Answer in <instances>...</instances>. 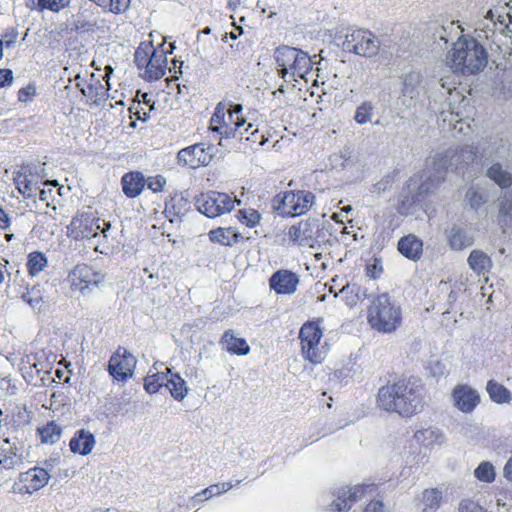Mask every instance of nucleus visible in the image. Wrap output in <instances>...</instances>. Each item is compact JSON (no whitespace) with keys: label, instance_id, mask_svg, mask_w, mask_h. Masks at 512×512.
I'll return each instance as SVG.
<instances>
[{"label":"nucleus","instance_id":"obj_9","mask_svg":"<svg viewBox=\"0 0 512 512\" xmlns=\"http://www.w3.org/2000/svg\"><path fill=\"white\" fill-rule=\"evenodd\" d=\"M196 202L199 212L210 218L228 213L236 204H241V200L236 196L232 197L229 194L216 191L201 194Z\"/></svg>","mask_w":512,"mask_h":512},{"label":"nucleus","instance_id":"obj_36","mask_svg":"<svg viewBox=\"0 0 512 512\" xmlns=\"http://www.w3.org/2000/svg\"><path fill=\"white\" fill-rule=\"evenodd\" d=\"M48 265V259L44 253L39 251L31 252L28 255L27 268L31 276H36Z\"/></svg>","mask_w":512,"mask_h":512},{"label":"nucleus","instance_id":"obj_2","mask_svg":"<svg viewBox=\"0 0 512 512\" xmlns=\"http://www.w3.org/2000/svg\"><path fill=\"white\" fill-rule=\"evenodd\" d=\"M445 63L453 72L475 75L487 66L488 52L477 40L460 37L447 52Z\"/></svg>","mask_w":512,"mask_h":512},{"label":"nucleus","instance_id":"obj_1","mask_svg":"<svg viewBox=\"0 0 512 512\" xmlns=\"http://www.w3.org/2000/svg\"><path fill=\"white\" fill-rule=\"evenodd\" d=\"M475 159V152L472 147L462 148L458 150H448L445 153L436 154L427 160V167L421 175L410 180L409 188L416 186L418 181V194L427 193L432 187L444 180L445 174L449 168L455 167V171L460 172L462 163L468 164Z\"/></svg>","mask_w":512,"mask_h":512},{"label":"nucleus","instance_id":"obj_13","mask_svg":"<svg viewBox=\"0 0 512 512\" xmlns=\"http://www.w3.org/2000/svg\"><path fill=\"white\" fill-rule=\"evenodd\" d=\"M318 232L317 220L306 219L292 225L288 229L287 236L293 245L313 248L317 243Z\"/></svg>","mask_w":512,"mask_h":512},{"label":"nucleus","instance_id":"obj_34","mask_svg":"<svg viewBox=\"0 0 512 512\" xmlns=\"http://www.w3.org/2000/svg\"><path fill=\"white\" fill-rule=\"evenodd\" d=\"M422 75L419 72L412 71L405 75L403 80L402 93L410 99L416 98L420 93Z\"/></svg>","mask_w":512,"mask_h":512},{"label":"nucleus","instance_id":"obj_37","mask_svg":"<svg viewBox=\"0 0 512 512\" xmlns=\"http://www.w3.org/2000/svg\"><path fill=\"white\" fill-rule=\"evenodd\" d=\"M189 208V201L183 194H175L166 203V210L173 212L177 216L184 215Z\"/></svg>","mask_w":512,"mask_h":512},{"label":"nucleus","instance_id":"obj_39","mask_svg":"<svg viewBox=\"0 0 512 512\" xmlns=\"http://www.w3.org/2000/svg\"><path fill=\"white\" fill-rule=\"evenodd\" d=\"M474 476L481 482L492 483L496 478V471L492 463L483 461L475 469Z\"/></svg>","mask_w":512,"mask_h":512},{"label":"nucleus","instance_id":"obj_18","mask_svg":"<svg viewBox=\"0 0 512 512\" xmlns=\"http://www.w3.org/2000/svg\"><path fill=\"white\" fill-rule=\"evenodd\" d=\"M212 160V148L196 144L178 152V161L191 168L206 166Z\"/></svg>","mask_w":512,"mask_h":512},{"label":"nucleus","instance_id":"obj_29","mask_svg":"<svg viewBox=\"0 0 512 512\" xmlns=\"http://www.w3.org/2000/svg\"><path fill=\"white\" fill-rule=\"evenodd\" d=\"M447 239L453 250H463L473 244V236L463 227L453 225L447 231Z\"/></svg>","mask_w":512,"mask_h":512},{"label":"nucleus","instance_id":"obj_28","mask_svg":"<svg viewBox=\"0 0 512 512\" xmlns=\"http://www.w3.org/2000/svg\"><path fill=\"white\" fill-rule=\"evenodd\" d=\"M223 348L230 354L238 356L247 355L250 347L244 338L238 337L232 330L226 331L221 339Z\"/></svg>","mask_w":512,"mask_h":512},{"label":"nucleus","instance_id":"obj_43","mask_svg":"<svg viewBox=\"0 0 512 512\" xmlns=\"http://www.w3.org/2000/svg\"><path fill=\"white\" fill-rule=\"evenodd\" d=\"M373 111L374 105L371 102H363L357 107L354 119L360 125L366 124L372 120Z\"/></svg>","mask_w":512,"mask_h":512},{"label":"nucleus","instance_id":"obj_42","mask_svg":"<svg viewBox=\"0 0 512 512\" xmlns=\"http://www.w3.org/2000/svg\"><path fill=\"white\" fill-rule=\"evenodd\" d=\"M156 48L151 43H141L135 52V63L139 69L145 68Z\"/></svg>","mask_w":512,"mask_h":512},{"label":"nucleus","instance_id":"obj_57","mask_svg":"<svg viewBox=\"0 0 512 512\" xmlns=\"http://www.w3.org/2000/svg\"><path fill=\"white\" fill-rule=\"evenodd\" d=\"M441 87L446 90L448 93H451L457 85L454 76L444 77L440 80Z\"/></svg>","mask_w":512,"mask_h":512},{"label":"nucleus","instance_id":"obj_45","mask_svg":"<svg viewBox=\"0 0 512 512\" xmlns=\"http://www.w3.org/2000/svg\"><path fill=\"white\" fill-rule=\"evenodd\" d=\"M69 0H38L37 6L39 10H50L59 12L68 6Z\"/></svg>","mask_w":512,"mask_h":512},{"label":"nucleus","instance_id":"obj_14","mask_svg":"<svg viewBox=\"0 0 512 512\" xmlns=\"http://www.w3.org/2000/svg\"><path fill=\"white\" fill-rule=\"evenodd\" d=\"M50 477L49 472L42 467L31 468L19 475L16 489L21 494H33L45 487Z\"/></svg>","mask_w":512,"mask_h":512},{"label":"nucleus","instance_id":"obj_4","mask_svg":"<svg viewBox=\"0 0 512 512\" xmlns=\"http://www.w3.org/2000/svg\"><path fill=\"white\" fill-rule=\"evenodd\" d=\"M367 323L382 334H391L402 325V309L388 293L372 297L367 307Z\"/></svg>","mask_w":512,"mask_h":512},{"label":"nucleus","instance_id":"obj_59","mask_svg":"<svg viewBox=\"0 0 512 512\" xmlns=\"http://www.w3.org/2000/svg\"><path fill=\"white\" fill-rule=\"evenodd\" d=\"M35 94V88L28 86L19 90L18 98L20 101L26 102Z\"/></svg>","mask_w":512,"mask_h":512},{"label":"nucleus","instance_id":"obj_63","mask_svg":"<svg viewBox=\"0 0 512 512\" xmlns=\"http://www.w3.org/2000/svg\"><path fill=\"white\" fill-rule=\"evenodd\" d=\"M442 30L444 32H446L447 30H449V31L455 30L456 32H458L460 30V26L456 25L455 22H449L447 24V26H442Z\"/></svg>","mask_w":512,"mask_h":512},{"label":"nucleus","instance_id":"obj_47","mask_svg":"<svg viewBox=\"0 0 512 512\" xmlns=\"http://www.w3.org/2000/svg\"><path fill=\"white\" fill-rule=\"evenodd\" d=\"M466 201L470 207L474 210L479 209L484 204V199L481 193H479L474 187H471L465 196Z\"/></svg>","mask_w":512,"mask_h":512},{"label":"nucleus","instance_id":"obj_24","mask_svg":"<svg viewBox=\"0 0 512 512\" xmlns=\"http://www.w3.org/2000/svg\"><path fill=\"white\" fill-rule=\"evenodd\" d=\"M442 492L436 488L423 490L415 497V507L420 512H435L441 504Z\"/></svg>","mask_w":512,"mask_h":512},{"label":"nucleus","instance_id":"obj_61","mask_svg":"<svg viewBox=\"0 0 512 512\" xmlns=\"http://www.w3.org/2000/svg\"><path fill=\"white\" fill-rule=\"evenodd\" d=\"M10 226V219L7 213L0 208V229H7Z\"/></svg>","mask_w":512,"mask_h":512},{"label":"nucleus","instance_id":"obj_53","mask_svg":"<svg viewBox=\"0 0 512 512\" xmlns=\"http://www.w3.org/2000/svg\"><path fill=\"white\" fill-rule=\"evenodd\" d=\"M233 487L231 482H223L218 484H213L207 487V492L209 496H219L227 491H229Z\"/></svg>","mask_w":512,"mask_h":512},{"label":"nucleus","instance_id":"obj_46","mask_svg":"<svg viewBox=\"0 0 512 512\" xmlns=\"http://www.w3.org/2000/svg\"><path fill=\"white\" fill-rule=\"evenodd\" d=\"M365 272L370 279H378L383 273L382 261L378 258L371 259L366 264Z\"/></svg>","mask_w":512,"mask_h":512},{"label":"nucleus","instance_id":"obj_7","mask_svg":"<svg viewBox=\"0 0 512 512\" xmlns=\"http://www.w3.org/2000/svg\"><path fill=\"white\" fill-rule=\"evenodd\" d=\"M322 337L323 330L317 322L304 323L300 329L303 357L313 364L321 363L327 354L326 345L321 341Z\"/></svg>","mask_w":512,"mask_h":512},{"label":"nucleus","instance_id":"obj_56","mask_svg":"<svg viewBox=\"0 0 512 512\" xmlns=\"http://www.w3.org/2000/svg\"><path fill=\"white\" fill-rule=\"evenodd\" d=\"M459 512H486L483 507L471 500H464L459 505Z\"/></svg>","mask_w":512,"mask_h":512},{"label":"nucleus","instance_id":"obj_64","mask_svg":"<svg viewBox=\"0 0 512 512\" xmlns=\"http://www.w3.org/2000/svg\"><path fill=\"white\" fill-rule=\"evenodd\" d=\"M51 193V189L49 190H46L45 188L43 189H40V192H39V198L41 201H47L48 200V195Z\"/></svg>","mask_w":512,"mask_h":512},{"label":"nucleus","instance_id":"obj_25","mask_svg":"<svg viewBox=\"0 0 512 512\" xmlns=\"http://www.w3.org/2000/svg\"><path fill=\"white\" fill-rule=\"evenodd\" d=\"M121 185L123 193L128 198H136L145 187V178L141 172H128L122 176Z\"/></svg>","mask_w":512,"mask_h":512},{"label":"nucleus","instance_id":"obj_52","mask_svg":"<svg viewBox=\"0 0 512 512\" xmlns=\"http://www.w3.org/2000/svg\"><path fill=\"white\" fill-rule=\"evenodd\" d=\"M340 293L345 298L346 304L349 306H354L358 301V293L355 291V288L346 285L341 290Z\"/></svg>","mask_w":512,"mask_h":512},{"label":"nucleus","instance_id":"obj_21","mask_svg":"<svg viewBox=\"0 0 512 512\" xmlns=\"http://www.w3.org/2000/svg\"><path fill=\"white\" fill-rule=\"evenodd\" d=\"M167 67V56L162 48H156L149 58L145 67L144 77L149 80H158L165 75Z\"/></svg>","mask_w":512,"mask_h":512},{"label":"nucleus","instance_id":"obj_49","mask_svg":"<svg viewBox=\"0 0 512 512\" xmlns=\"http://www.w3.org/2000/svg\"><path fill=\"white\" fill-rule=\"evenodd\" d=\"M130 4L131 0H109L106 10L116 15L123 14L129 9Z\"/></svg>","mask_w":512,"mask_h":512},{"label":"nucleus","instance_id":"obj_58","mask_svg":"<svg viewBox=\"0 0 512 512\" xmlns=\"http://www.w3.org/2000/svg\"><path fill=\"white\" fill-rule=\"evenodd\" d=\"M13 81V73L9 69H0V87L10 85Z\"/></svg>","mask_w":512,"mask_h":512},{"label":"nucleus","instance_id":"obj_38","mask_svg":"<svg viewBox=\"0 0 512 512\" xmlns=\"http://www.w3.org/2000/svg\"><path fill=\"white\" fill-rule=\"evenodd\" d=\"M39 433L42 442L54 444L61 437V428L55 422H49L45 426L39 428Z\"/></svg>","mask_w":512,"mask_h":512},{"label":"nucleus","instance_id":"obj_20","mask_svg":"<svg viewBox=\"0 0 512 512\" xmlns=\"http://www.w3.org/2000/svg\"><path fill=\"white\" fill-rule=\"evenodd\" d=\"M14 182L20 194L25 198H30L40 189L41 177L29 167H22L15 172Z\"/></svg>","mask_w":512,"mask_h":512},{"label":"nucleus","instance_id":"obj_32","mask_svg":"<svg viewBox=\"0 0 512 512\" xmlns=\"http://www.w3.org/2000/svg\"><path fill=\"white\" fill-rule=\"evenodd\" d=\"M487 393L491 400L498 404L509 403L512 399L511 392L495 380H489L486 386Z\"/></svg>","mask_w":512,"mask_h":512},{"label":"nucleus","instance_id":"obj_17","mask_svg":"<svg viewBox=\"0 0 512 512\" xmlns=\"http://www.w3.org/2000/svg\"><path fill=\"white\" fill-rule=\"evenodd\" d=\"M453 405L463 413H471L480 403L479 392L467 384H458L451 394Z\"/></svg>","mask_w":512,"mask_h":512},{"label":"nucleus","instance_id":"obj_44","mask_svg":"<svg viewBox=\"0 0 512 512\" xmlns=\"http://www.w3.org/2000/svg\"><path fill=\"white\" fill-rule=\"evenodd\" d=\"M260 214L255 209H242L238 212V219L248 227H255L260 221Z\"/></svg>","mask_w":512,"mask_h":512},{"label":"nucleus","instance_id":"obj_55","mask_svg":"<svg viewBox=\"0 0 512 512\" xmlns=\"http://www.w3.org/2000/svg\"><path fill=\"white\" fill-rule=\"evenodd\" d=\"M503 15V14H510V9L508 7V4H502L495 6L487 11V14L485 16L486 19L490 21H494L495 15Z\"/></svg>","mask_w":512,"mask_h":512},{"label":"nucleus","instance_id":"obj_15","mask_svg":"<svg viewBox=\"0 0 512 512\" xmlns=\"http://www.w3.org/2000/svg\"><path fill=\"white\" fill-rule=\"evenodd\" d=\"M136 358L126 350H117L109 360L108 371L118 381L132 377L136 367Z\"/></svg>","mask_w":512,"mask_h":512},{"label":"nucleus","instance_id":"obj_33","mask_svg":"<svg viewBox=\"0 0 512 512\" xmlns=\"http://www.w3.org/2000/svg\"><path fill=\"white\" fill-rule=\"evenodd\" d=\"M209 239L220 245L231 246L238 240V235L233 228L218 227L209 232Z\"/></svg>","mask_w":512,"mask_h":512},{"label":"nucleus","instance_id":"obj_60","mask_svg":"<svg viewBox=\"0 0 512 512\" xmlns=\"http://www.w3.org/2000/svg\"><path fill=\"white\" fill-rule=\"evenodd\" d=\"M364 512H385L384 505L379 500H373L365 507Z\"/></svg>","mask_w":512,"mask_h":512},{"label":"nucleus","instance_id":"obj_3","mask_svg":"<svg viewBox=\"0 0 512 512\" xmlns=\"http://www.w3.org/2000/svg\"><path fill=\"white\" fill-rule=\"evenodd\" d=\"M378 406L386 411L396 412L402 416H412L421 408L422 397L417 385L407 380H400L379 389Z\"/></svg>","mask_w":512,"mask_h":512},{"label":"nucleus","instance_id":"obj_54","mask_svg":"<svg viewBox=\"0 0 512 512\" xmlns=\"http://www.w3.org/2000/svg\"><path fill=\"white\" fill-rule=\"evenodd\" d=\"M494 26H499V30L504 32L505 29L509 28L510 24H512V16L510 14H499L495 15L494 21H492Z\"/></svg>","mask_w":512,"mask_h":512},{"label":"nucleus","instance_id":"obj_30","mask_svg":"<svg viewBox=\"0 0 512 512\" xmlns=\"http://www.w3.org/2000/svg\"><path fill=\"white\" fill-rule=\"evenodd\" d=\"M170 374V377L166 380L165 386L168 388L174 400L182 401L188 395L189 387L180 374Z\"/></svg>","mask_w":512,"mask_h":512},{"label":"nucleus","instance_id":"obj_40","mask_svg":"<svg viewBox=\"0 0 512 512\" xmlns=\"http://www.w3.org/2000/svg\"><path fill=\"white\" fill-rule=\"evenodd\" d=\"M22 300L26 302L32 309L40 310L44 303L41 288L38 286H33L27 289V291L22 294Z\"/></svg>","mask_w":512,"mask_h":512},{"label":"nucleus","instance_id":"obj_41","mask_svg":"<svg viewBox=\"0 0 512 512\" xmlns=\"http://www.w3.org/2000/svg\"><path fill=\"white\" fill-rule=\"evenodd\" d=\"M6 445L9 447L1 448L3 453H0V466L9 470L19 463L20 458L17 456L16 448L12 447L8 441H6Z\"/></svg>","mask_w":512,"mask_h":512},{"label":"nucleus","instance_id":"obj_12","mask_svg":"<svg viewBox=\"0 0 512 512\" xmlns=\"http://www.w3.org/2000/svg\"><path fill=\"white\" fill-rule=\"evenodd\" d=\"M104 280L102 273L93 270L86 264L76 265L67 276V282L72 291L85 293L93 286H98Z\"/></svg>","mask_w":512,"mask_h":512},{"label":"nucleus","instance_id":"obj_51","mask_svg":"<svg viewBox=\"0 0 512 512\" xmlns=\"http://www.w3.org/2000/svg\"><path fill=\"white\" fill-rule=\"evenodd\" d=\"M499 214L501 217H511L512 216V193L509 195H504V197L500 200L499 204Z\"/></svg>","mask_w":512,"mask_h":512},{"label":"nucleus","instance_id":"obj_50","mask_svg":"<svg viewBox=\"0 0 512 512\" xmlns=\"http://www.w3.org/2000/svg\"><path fill=\"white\" fill-rule=\"evenodd\" d=\"M81 78L80 76L78 75L76 77V86L80 89V91L82 92L83 95L87 96V97H93L95 95H98V88H102V85L97 81L95 83V85L93 84H89V85H84L82 83V81H80Z\"/></svg>","mask_w":512,"mask_h":512},{"label":"nucleus","instance_id":"obj_22","mask_svg":"<svg viewBox=\"0 0 512 512\" xmlns=\"http://www.w3.org/2000/svg\"><path fill=\"white\" fill-rule=\"evenodd\" d=\"M162 363L155 362L150 368L147 376L144 378V389L149 394H155L162 386H165L168 374L171 369L165 367V371L160 370Z\"/></svg>","mask_w":512,"mask_h":512},{"label":"nucleus","instance_id":"obj_5","mask_svg":"<svg viewBox=\"0 0 512 512\" xmlns=\"http://www.w3.org/2000/svg\"><path fill=\"white\" fill-rule=\"evenodd\" d=\"M242 110L243 107L240 104L226 108L223 103H218L210 119V129L225 138H242L253 129V125L247 123L242 116Z\"/></svg>","mask_w":512,"mask_h":512},{"label":"nucleus","instance_id":"obj_35","mask_svg":"<svg viewBox=\"0 0 512 512\" xmlns=\"http://www.w3.org/2000/svg\"><path fill=\"white\" fill-rule=\"evenodd\" d=\"M487 176L501 188L512 185V175L504 170L500 164H493L487 171Z\"/></svg>","mask_w":512,"mask_h":512},{"label":"nucleus","instance_id":"obj_6","mask_svg":"<svg viewBox=\"0 0 512 512\" xmlns=\"http://www.w3.org/2000/svg\"><path fill=\"white\" fill-rule=\"evenodd\" d=\"M274 60L278 75L285 81H297L303 79L312 69L310 56L297 48L280 46L274 52Z\"/></svg>","mask_w":512,"mask_h":512},{"label":"nucleus","instance_id":"obj_31","mask_svg":"<svg viewBox=\"0 0 512 512\" xmlns=\"http://www.w3.org/2000/svg\"><path fill=\"white\" fill-rule=\"evenodd\" d=\"M469 267L478 275L488 272L492 267L491 258L483 251L474 249L468 257Z\"/></svg>","mask_w":512,"mask_h":512},{"label":"nucleus","instance_id":"obj_19","mask_svg":"<svg viewBox=\"0 0 512 512\" xmlns=\"http://www.w3.org/2000/svg\"><path fill=\"white\" fill-rule=\"evenodd\" d=\"M367 487L364 484H357L339 489L337 498L332 503L333 508L339 512H347L364 497Z\"/></svg>","mask_w":512,"mask_h":512},{"label":"nucleus","instance_id":"obj_27","mask_svg":"<svg viewBox=\"0 0 512 512\" xmlns=\"http://www.w3.org/2000/svg\"><path fill=\"white\" fill-rule=\"evenodd\" d=\"M69 446L74 453L88 455L95 446V438L91 432L82 429L72 437Z\"/></svg>","mask_w":512,"mask_h":512},{"label":"nucleus","instance_id":"obj_48","mask_svg":"<svg viewBox=\"0 0 512 512\" xmlns=\"http://www.w3.org/2000/svg\"><path fill=\"white\" fill-rule=\"evenodd\" d=\"M145 185L154 193L162 192L166 185V179L162 175L150 176L145 180Z\"/></svg>","mask_w":512,"mask_h":512},{"label":"nucleus","instance_id":"obj_16","mask_svg":"<svg viewBox=\"0 0 512 512\" xmlns=\"http://www.w3.org/2000/svg\"><path fill=\"white\" fill-rule=\"evenodd\" d=\"M300 277L287 269H279L269 278V287L277 295H293L299 286Z\"/></svg>","mask_w":512,"mask_h":512},{"label":"nucleus","instance_id":"obj_62","mask_svg":"<svg viewBox=\"0 0 512 512\" xmlns=\"http://www.w3.org/2000/svg\"><path fill=\"white\" fill-rule=\"evenodd\" d=\"M503 473H504V477L508 481L512 482V457L505 464Z\"/></svg>","mask_w":512,"mask_h":512},{"label":"nucleus","instance_id":"obj_11","mask_svg":"<svg viewBox=\"0 0 512 512\" xmlns=\"http://www.w3.org/2000/svg\"><path fill=\"white\" fill-rule=\"evenodd\" d=\"M342 47L345 51L364 57H371L377 54L379 41L370 31L358 29L345 35Z\"/></svg>","mask_w":512,"mask_h":512},{"label":"nucleus","instance_id":"obj_23","mask_svg":"<svg viewBox=\"0 0 512 512\" xmlns=\"http://www.w3.org/2000/svg\"><path fill=\"white\" fill-rule=\"evenodd\" d=\"M415 441L428 448L434 449L446 443V437L442 430L434 427L419 429L414 433Z\"/></svg>","mask_w":512,"mask_h":512},{"label":"nucleus","instance_id":"obj_26","mask_svg":"<svg viewBox=\"0 0 512 512\" xmlns=\"http://www.w3.org/2000/svg\"><path fill=\"white\" fill-rule=\"evenodd\" d=\"M398 250L406 258L416 261L422 255L423 243L417 236L409 234L399 240Z\"/></svg>","mask_w":512,"mask_h":512},{"label":"nucleus","instance_id":"obj_10","mask_svg":"<svg viewBox=\"0 0 512 512\" xmlns=\"http://www.w3.org/2000/svg\"><path fill=\"white\" fill-rule=\"evenodd\" d=\"M111 228L109 222L95 217L85 216L73 218L68 226V236L75 239H91L102 235L108 238V232Z\"/></svg>","mask_w":512,"mask_h":512},{"label":"nucleus","instance_id":"obj_8","mask_svg":"<svg viewBox=\"0 0 512 512\" xmlns=\"http://www.w3.org/2000/svg\"><path fill=\"white\" fill-rule=\"evenodd\" d=\"M314 198V194L309 191H287L275 197L274 208L282 216H299L312 207Z\"/></svg>","mask_w":512,"mask_h":512}]
</instances>
